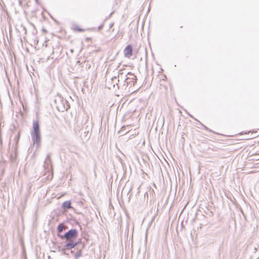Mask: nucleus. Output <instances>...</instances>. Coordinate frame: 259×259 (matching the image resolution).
Wrapping results in <instances>:
<instances>
[{"instance_id":"1","label":"nucleus","mask_w":259,"mask_h":259,"mask_svg":"<svg viewBox=\"0 0 259 259\" xmlns=\"http://www.w3.org/2000/svg\"><path fill=\"white\" fill-rule=\"evenodd\" d=\"M77 235V232L76 230H70L67 232L62 238H65L67 240L72 241V239L76 238Z\"/></svg>"},{"instance_id":"2","label":"nucleus","mask_w":259,"mask_h":259,"mask_svg":"<svg viewBox=\"0 0 259 259\" xmlns=\"http://www.w3.org/2000/svg\"><path fill=\"white\" fill-rule=\"evenodd\" d=\"M69 242L67 243L66 245L63 247L62 249V251L64 253H66L67 250L71 249L74 248L75 246L76 245V243H74L72 241H69Z\"/></svg>"},{"instance_id":"3","label":"nucleus","mask_w":259,"mask_h":259,"mask_svg":"<svg viewBox=\"0 0 259 259\" xmlns=\"http://www.w3.org/2000/svg\"><path fill=\"white\" fill-rule=\"evenodd\" d=\"M124 55L125 57L130 58L133 53V48L130 45L127 46L123 50Z\"/></svg>"},{"instance_id":"4","label":"nucleus","mask_w":259,"mask_h":259,"mask_svg":"<svg viewBox=\"0 0 259 259\" xmlns=\"http://www.w3.org/2000/svg\"><path fill=\"white\" fill-rule=\"evenodd\" d=\"M32 140L34 144L38 145L40 142L41 140L40 133L33 134Z\"/></svg>"},{"instance_id":"5","label":"nucleus","mask_w":259,"mask_h":259,"mask_svg":"<svg viewBox=\"0 0 259 259\" xmlns=\"http://www.w3.org/2000/svg\"><path fill=\"white\" fill-rule=\"evenodd\" d=\"M33 134L39 133V126L38 121H35L33 122Z\"/></svg>"},{"instance_id":"6","label":"nucleus","mask_w":259,"mask_h":259,"mask_svg":"<svg viewBox=\"0 0 259 259\" xmlns=\"http://www.w3.org/2000/svg\"><path fill=\"white\" fill-rule=\"evenodd\" d=\"M72 30L75 32H83L85 31V29L83 28L81 26L78 25H74L72 27Z\"/></svg>"},{"instance_id":"7","label":"nucleus","mask_w":259,"mask_h":259,"mask_svg":"<svg viewBox=\"0 0 259 259\" xmlns=\"http://www.w3.org/2000/svg\"><path fill=\"white\" fill-rule=\"evenodd\" d=\"M63 207L64 208H71V202L70 201H65L63 203Z\"/></svg>"},{"instance_id":"8","label":"nucleus","mask_w":259,"mask_h":259,"mask_svg":"<svg viewBox=\"0 0 259 259\" xmlns=\"http://www.w3.org/2000/svg\"><path fill=\"white\" fill-rule=\"evenodd\" d=\"M65 226L63 224H60L58 225L57 230L59 233H61L64 229Z\"/></svg>"},{"instance_id":"9","label":"nucleus","mask_w":259,"mask_h":259,"mask_svg":"<svg viewBox=\"0 0 259 259\" xmlns=\"http://www.w3.org/2000/svg\"><path fill=\"white\" fill-rule=\"evenodd\" d=\"M248 134H251V135H254L253 136H252L251 137H250V138H247L248 139H253L256 137L257 136V132L256 131H249L248 132Z\"/></svg>"}]
</instances>
